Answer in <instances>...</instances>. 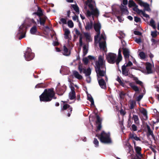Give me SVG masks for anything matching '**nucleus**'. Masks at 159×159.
I'll return each instance as SVG.
<instances>
[{
    "instance_id": "nucleus-1",
    "label": "nucleus",
    "mask_w": 159,
    "mask_h": 159,
    "mask_svg": "<svg viewBox=\"0 0 159 159\" xmlns=\"http://www.w3.org/2000/svg\"><path fill=\"white\" fill-rule=\"evenodd\" d=\"M105 61L102 55H100L98 58V60L95 62V71L97 77L98 76L102 77H104L105 80L107 81L108 78L106 75V68Z\"/></svg>"
},
{
    "instance_id": "nucleus-2",
    "label": "nucleus",
    "mask_w": 159,
    "mask_h": 159,
    "mask_svg": "<svg viewBox=\"0 0 159 159\" xmlns=\"http://www.w3.org/2000/svg\"><path fill=\"white\" fill-rule=\"evenodd\" d=\"M55 93L53 88L45 89L42 93L40 95L39 99L41 102H45L51 101L52 99H56Z\"/></svg>"
},
{
    "instance_id": "nucleus-3",
    "label": "nucleus",
    "mask_w": 159,
    "mask_h": 159,
    "mask_svg": "<svg viewBox=\"0 0 159 159\" xmlns=\"http://www.w3.org/2000/svg\"><path fill=\"white\" fill-rule=\"evenodd\" d=\"M110 134L102 131L100 134H97L96 136L98 138L101 142L104 143H111V140L110 138Z\"/></svg>"
},
{
    "instance_id": "nucleus-4",
    "label": "nucleus",
    "mask_w": 159,
    "mask_h": 159,
    "mask_svg": "<svg viewBox=\"0 0 159 159\" xmlns=\"http://www.w3.org/2000/svg\"><path fill=\"white\" fill-rule=\"evenodd\" d=\"M61 102H63V104L61 105L60 111L61 112L64 113L66 111H67L68 113L67 116L70 117L72 113L73 108L69 104L66 103V101H61Z\"/></svg>"
},
{
    "instance_id": "nucleus-5",
    "label": "nucleus",
    "mask_w": 159,
    "mask_h": 159,
    "mask_svg": "<svg viewBox=\"0 0 159 159\" xmlns=\"http://www.w3.org/2000/svg\"><path fill=\"white\" fill-rule=\"evenodd\" d=\"M27 30V27L23 24L20 27L18 33V34H20L19 37V39H21L25 37Z\"/></svg>"
},
{
    "instance_id": "nucleus-6",
    "label": "nucleus",
    "mask_w": 159,
    "mask_h": 159,
    "mask_svg": "<svg viewBox=\"0 0 159 159\" xmlns=\"http://www.w3.org/2000/svg\"><path fill=\"white\" fill-rule=\"evenodd\" d=\"M106 58L107 62L111 64L115 63L116 58V54L109 52L106 55Z\"/></svg>"
},
{
    "instance_id": "nucleus-7",
    "label": "nucleus",
    "mask_w": 159,
    "mask_h": 159,
    "mask_svg": "<svg viewBox=\"0 0 159 159\" xmlns=\"http://www.w3.org/2000/svg\"><path fill=\"white\" fill-rule=\"evenodd\" d=\"M24 56L27 61H29L34 58V54L31 52V50L30 48H28L24 53Z\"/></svg>"
},
{
    "instance_id": "nucleus-8",
    "label": "nucleus",
    "mask_w": 159,
    "mask_h": 159,
    "mask_svg": "<svg viewBox=\"0 0 159 159\" xmlns=\"http://www.w3.org/2000/svg\"><path fill=\"white\" fill-rule=\"evenodd\" d=\"M97 77L98 83L100 87L102 89H106L107 88L106 83L105 80L99 76Z\"/></svg>"
},
{
    "instance_id": "nucleus-9",
    "label": "nucleus",
    "mask_w": 159,
    "mask_h": 159,
    "mask_svg": "<svg viewBox=\"0 0 159 159\" xmlns=\"http://www.w3.org/2000/svg\"><path fill=\"white\" fill-rule=\"evenodd\" d=\"M141 6H143L146 11H150L151 9L149 7V5L146 2H144L141 0H135Z\"/></svg>"
},
{
    "instance_id": "nucleus-10",
    "label": "nucleus",
    "mask_w": 159,
    "mask_h": 159,
    "mask_svg": "<svg viewBox=\"0 0 159 159\" xmlns=\"http://www.w3.org/2000/svg\"><path fill=\"white\" fill-rule=\"evenodd\" d=\"M134 148L136 153V155L137 158L138 159H141V158L143 157V155L141 152V148L140 147L137 146Z\"/></svg>"
},
{
    "instance_id": "nucleus-11",
    "label": "nucleus",
    "mask_w": 159,
    "mask_h": 159,
    "mask_svg": "<svg viewBox=\"0 0 159 159\" xmlns=\"http://www.w3.org/2000/svg\"><path fill=\"white\" fill-rule=\"evenodd\" d=\"M96 123L97 125V129L99 130H101L102 128L101 124L102 120L100 118V116L97 114H96Z\"/></svg>"
},
{
    "instance_id": "nucleus-12",
    "label": "nucleus",
    "mask_w": 159,
    "mask_h": 159,
    "mask_svg": "<svg viewBox=\"0 0 159 159\" xmlns=\"http://www.w3.org/2000/svg\"><path fill=\"white\" fill-rule=\"evenodd\" d=\"M39 20H37L38 24L39 22L41 25L44 26L47 18V16L44 15L43 16L39 17Z\"/></svg>"
},
{
    "instance_id": "nucleus-13",
    "label": "nucleus",
    "mask_w": 159,
    "mask_h": 159,
    "mask_svg": "<svg viewBox=\"0 0 159 159\" xmlns=\"http://www.w3.org/2000/svg\"><path fill=\"white\" fill-rule=\"evenodd\" d=\"M123 54L125 59H129L130 55V51L129 49L123 47L122 48Z\"/></svg>"
},
{
    "instance_id": "nucleus-14",
    "label": "nucleus",
    "mask_w": 159,
    "mask_h": 159,
    "mask_svg": "<svg viewBox=\"0 0 159 159\" xmlns=\"http://www.w3.org/2000/svg\"><path fill=\"white\" fill-rule=\"evenodd\" d=\"M93 27L96 32H98V34H100V30L101 28V24L99 22L95 23L93 24Z\"/></svg>"
},
{
    "instance_id": "nucleus-15",
    "label": "nucleus",
    "mask_w": 159,
    "mask_h": 159,
    "mask_svg": "<svg viewBox=\"0 0 159 159\" xmlns=\"http://www.w3.org/2000/svg\"><path fill=\"white\" fill-rule=\"evenodd\" d=\"M120 8L122 15L128 14L129 12L127 9V8L126 6H123L121 4L120 6Z\"/></svg>"
},
{
    "instance_id": "nucleus-16",
    "label": "nucleus",
    "mask_w": 159,
    "mask_h": 159,
    "mask_svg": "<svg viewBox=\"0 0 159 159\" xmlns=\"http://www.w3.org/2000/svg\"><path fill=\"white\" fill-rule=\"evenodd\" d=\"M93 21L92 20H90L89 22L86 23V25L85 27V29L87 31H89L93 28Z\"/></svg>"
},
{
    "instance_id": "nucleus-17",
    "label": "nucleus",
    "mask_w": 159,
    "mask_h": 159,
    "mask_svg": "<svg viewBox=\"0 0 159 159\" xmlns=\"http://www.w3.org/2000/svg\"><path fill=\"white\" fill-rule=\"evenodd\" d=\"M146 68L147 71V73L148 74L152 73V65L149 62H147L146 63Z\"/></svg>"
},
{
    "instance_id": "nucleus-18",
    "label": "nucleus",
    "mask_w": 159,
    "mask_h": 159,
    "mask_svg": "<svg viewBox=\"0 0 159 159\" xmlns=\"http://www.w3.org/2000/svg\"><path fill=\"white\" fill-rule=\"evenodd\" d=\"M126 67L125 66V64L122 66L121 67L122 74L125 76H127L129 75V70L126 69Z\"/></svg>"
},
{
    "instance_id": "nucleus-19",
    "label": "nucleus",
    "mask_w": 159,
    "mask_h": 159,
    "mask_svg": "<svg viewBox=\"0 0 159 159\" xmlns=\"http://www.w3.org/2000/svg\"><path fill=\"white\" fill-rule=\"evenodd\" d=\"M75 31L76 34L78 35H80L79 39L80 45V46H82L83 44V42L82 40V34H81L80 32L77 29H75Z\"/></svg>"
},
{
    "instance_id": "nucleus-20",
    "label": "nucleus",
    "mask_w": 159,
    "mask_h": 159,
    "mask_svg": "<svg viewBox=\"0 0 159 159\" xmlns=\"http://www.w3.org/2000/svg\"><path fill=\"white\" fill-rule=\"evenodd\" d=\"M34 14L36 15L39 17L44 16L42 9L39 7H38V10L37 11L34 12Z\"/></svg>"
},
{
    "instance_id": "nucleus-21",
    "label": "nucleus",
    "mask_w": 159,
    "mask_h": 159,
    "mask_svg": "<svg viewBox=\"0 0 159 159\" xmlns=\"http://www.w3.org/2000/svg\"><path fill=\"white\" fill-rule=\"evenodd\" d=\"M73 74L75 77L78 80H80L83 79L82 76L79 74L78 72L77 71L74 70L73 71Z\"/></svg>"
},
{
    "instance_id": "nucleus-22",
    "label": "nucleus",
    "mask_w": 159,
    "mask_h": 159,
    "mask_svg": "<svg viewBox=\"0 0 159 159\" xmlns=\"http://www.w3.org/2000/svg\"><path fill=\"white\" fill-rule=\"evenodd\" d=\"M65 87H62L57 89V92L59 95H62L65 91Z\"/></svg>"
},
{
    "instance_id": "nucleus-23",
    "label": "nucleus",
    "mask_w": 159,
    "mask_h": 159,
    "mask_svg": "<svg viewBox=\"0 0 159 159\" xmlns=\"http://www.w3.org/2000/svg\"><path fill=\"white\" fill-rule=\"evenodd\" d=\"M83 72L85 74L86 76H89L91 74V69L89 67H88L87 69H84Z\"/></svg>"
},
{
    "instance_id": "nucleus-24",
    "label": "nucleus",
    "mask_w": 159,
    "mask_h": 159,
    "mask_svg": "<svg viewBox=\"0 0 159 159\" xmlns=\"http://www.w3.org/2000/svg\"><path fill=\"white\" fill-rule=\"evenodd\" d=\"M30 33L32 34L37 35V29L36 25H34L30 29Z\"/></svg>"
},
{
    "instance_id": "nucleus-25",
    "label": "nucleus",
    "mask_w": 159,
    "mask_h": 159,
    "mask_svg": "<svg viewBox=\"0 0 159 159\" xmlns=\"http://www.w3.org/2000/svg\"><path fill=\"white\" fill-rule=\"evenodd\" d=\"M70 8H73L74 10L76 12L77 14H79L80 12L79 8L77 4H71Z\"/></svg>"
},
{
    "instance_id": "nucleus-26",
    "label": "nucleus",
    "mask_w": 159,
    "mask_h": 159,
    "mask_svg": "<svg viewBox=\"0 0 159 159\" xmlns=\"http://www.w3.org/2000/svg\"><path fill=\"white\" fill-rule=\"evenodd\" d=\"M64 31H65V33L64 34V38L66 39H69V35L70 33V31L69 29H65Z\"/></svg>"
},
{
    "instance_id": "nucleus-27",
    "label": "nucleus",
    "mask_w": 159,
    "mask_h": 159,
    "mask_svg": "<svg viewBox=\"0 0 159 159\" xmlns=\"http://www.w3.org/2000/svg\"><path fill=\"white\" fill-rule=\"evenodd\" d=\"M116 80L119 83L121 86L124 87H125V84L123 82V80L122 79V80L119 76H117V78L116 79Z\"/></svg>"
},
{
    "instance_id": "nucleus-28",
    "label": "nucleus",
    "mask_w": 159,
    "mask_h": 159,
    "mask_svg": "<svg viewBox=\"0 0 159 159\" xmlns=\"http://www.w3.org/2000/svg\"><path fill=\"white\" fill-rule=\"evenodd\" d=\"M129 86L131 87L136 92H139V88L136 86L134 85L133 83H130L129 84Z\"/></svg>"
},
{
    "instance_id": "nucleus-29",
    "label": "nucleus",
    "mask_w": 159,
    "mask_h": 159,
    "mask_svg": "<svg viewBox=\"0 0 159 159\" xmlns=\"http://www.w3.org/2000/svg\"><path fill=\"white\" fill-rule=\"evenodd\" d=\"M139 11H137L136 12L138 14H139L141 13L143 15V16L146 17V18H149V16L146 14L144 11H142L141 10L138 9Z\"/></svg>"
},
{
    "instance_id": "nucleus-30",
    "label": "nucleus",
    "mask_w": 159,
    "mask_h": 159,
    "mask_svg": "<svg viewBox=\"0 0 159 159\" xmlns=\"http://www.w3.org/2000/svg\"><path fill=\"white\" fill-rule=\"evenodd\" d=\"M129 104L130 109H134V107L136 105V102L134 100H132L130 101Z\"/></svg>"
},
{
    "instance_id": "nucleus-31",
    "label": "nucleus",
    "mask_w": 159,
    "mask_h": 159,
    "mask_svg": "<svg viewBox=\"0 0 159 159\" xmlns=\"http://www.w3.org/2000/svg\"><path fill=\"white\" fill-rule=\"evenodd\" d=\"M141 113L143 114L144 116L146 117L147 119L148 118L147 116V110L144 108H141Z\"/></svg>"
},
{
    "instance_id": "nucleus-32",
    "label": "nucleus",
    "mask_w": 159,
    "mask_h": 159,
    "mask_svg": "<svg viewBox=\"0 0 159 159\" xmlns=\"http://www.w3.org/2000/svg\"><path fill=\"white\" fill-rule=\"evenodd\" d=\"M147 128L148 129L147 135L149 136L153 135V131L151 130L150 126L148 125H147Z\"/></svg>"
},
{
    "instance_id": "nucleus-33",
    "label": "nucleus",
    "mask_w": 159,
    "mask_h": 159,
    "mask_svg": "<svg viewBox=\"0 0 159 159\" xmlns=\"http://www.w3.org/2000/svg\"><path fill=\"white\" fill-rule=\"evenodd\" d=\"M69 98L70 100H73L75 98V93L70 92L69 93Z\"/></svg>"
},
{
    "instance_id": "nucleus-34",
    "label": "nucleus",
    "mask_w": 159,
    "mask_h": 159,
    "mask_svg": "<svg viewBox=\"0 0 159 159\" xmlns=\"http://www.w3.org/2000/svg\"><path fill=\"white\" fill-rule=\"evenodd\" d=\"M134 80L135 81L136 84L140 85L141 86L142 88L143 87V82L142 81L139 80L138 78L137 77H134Z\"/></svg>"
},
{
    "instance_id": "nucleus-35",
    "label": "nucleus",
    "mask_w": 159,
    "mask_h": 159,
    "mask_svg": "<svg viewBox=\"0 0 159 159\" xmlns=\"http://www.w3.org/2000/svg\"><path fill=\"white\" fill-rule=\"evenodd\" d=\"M63 48L64 55L66 56L69 55L70 54V52H69L68 48L65 45L64 46Z\"/></svg>"
},
{
    "instance_id": "nucleus-36",
    "label": "nucleus",
    "mask_w": 159,
    "mask_h": 159,
    "mask_svg": "<svg viewBox=\"0 0 159 159\" xmlns=\"http://www.w3.org/2000/svg\"><path fill=\"white\" fill-rule=\"evenodd\" d=\"M106 42H100L99 43V47L101 49L104 50L106 47Z\"/></svg>"
},
{
    "instance_id": "nucleus-37",
    "label": "nucleus",
    "mask_w": 159,
    "mask_h": 159,
    "mask_svg": "<svg viewBox=\"0 0 159 159\" xmlns=\"http://www.w3.org/2000/svg\"><path fill=\"white\" fill-rule=\"evenodd\" d=\"M136 3L133 0H130L129 1L128 3V6L129 7H132L136 6Z\"/></svg>"
},
{
    "instance_id": "nucleus-38",
    "label": "nucleus",
    "mask_w": 159,
    "mask_h": 159,
    "mask_svg": "<svg viewBox=\"0 0 159 159\" xmlns=\"http://www.w3.org/2000/svg\"><path fill=\"white\" fill-rule=\"evenodd\" d=\"M84 35L86 38V40L88 41V42H90L92 41L91 39L90 35L88 33H85L84 34Z\"/></svg>"
},
{
    "instance_id": "nucleus-39",
    "label": "nucleus",
    "mask_w": 159,
    "mask_h": 159,
    "mask_svg": "<svg viewBox=\"0 0 159 159\" xmlns=\"http://www.w3.org/2000/svg\"><path fill=\"white\" fill-rule=\"evenodd\" d=\"M92 10V14L93 16H97L99 14V12L97 9H93Z\"/></svg>"
},
{
    "instance_id": "nucleus-40",
    "label": "nucleus",
    "mask_w": 159,
    "mask_h": 159,
    "mask_svg": "<svg viewBox=\"0 0 159 159\" xmlns=\"http://www.w3.org/2000/svg\"><path fill=\"white\" fill-rule=\"evenodd\" d=\"M122 56H118L117 58V59H116V64L117 65H118L119 62L122 60Z\"/></svg>"
},
{
    "instance_id": "nucleus-41",
    "label": "nucleus",
    "mask_w": 159,
    "mask_h": 159,
    "mask_svg": "<svg viewBox=\"0 0 159 159\" xmlns=\"http://www.w3.org/2000/svg\"><path fill=\"white\" fill-rule=\"evenodd\" d=\"M88 100L91 102V106H93L94 105L93 99L91 95L90 96H88Z\"/></svg>"
},
{
    "instance_id": "nucleus-42",
    "label": "nucleus",
    "mask_w": 159,
    "mask_h": 159,
    "mask_svg": "<svg viewBox=\"0 0 159 159\" xmlns=\"http://www.w3.org/2000/svg\"><path fill=\"white\" fill-rule=\"evenodd\" d=\"M88 52V49L86 48L85 45H84L83 47V53L84 56H85L87 54Z\"/></svg>"
},
{
    "instance_id": "nucleus-43",
    "label": "nucleus",
    "mask_w": 159,
    "mask_h": 159,
    "mask_svg": "<svg viewBox=\"0 0 159 159\" xmlns=\"http://www.w3.org/2000/svg\"><path fill=\"white\" fill-rule=\"evenodd\" d=\"M44 87H45V85L42 83L37 84L35 87L36 88H44Z\"/></svg>"
},
{
    "instance_id": "nucleus-44",
    "label": "nucleus",
    "mask_w": 159,
    "mask_h": 159,
    "mask_svg": "<svg viewBox=\"0 0 159 159\" xmlns=\"http://www.w3.org/2000/svg\"><path fill=\"white\" fill-rule=\"evenodd\" d=\"M132 118L134 120V122L135 123H138L139 119L138 116L136 115H133Z\"/></svg>"
},
{
    "instance_id": "nucleus-45",
    "label": "nucleus",
    "mask_w": 159,
    "mask_h": 159,
    "mask_svg": "<svg viewBox=\"0 0 159 159\" xmlns=\"http://www.w3.org/2000/svg\"><path fill=\"white\" fill-rule=\"evenodd\" d=\"M151 25L153 29H155L156 28V25L154 21L152 19L150 22Z\"/></svg>"
},
{
    "instance_id": "nucleus-46",
    "label": "nucleus",
    "mask_w": 159,
    "mask_h": 159,
    "mask_svg": "<svg viewBox=\"0 0 159 159\" xmlns=\"http://www.w3.org/2000/svg\"><path fill=\"white\" fill-rule=\"evenodd\" d=\"M67 24L68 25L69 27L72 28L73 27L74 24L71 20H68V21Z\"/></svg>"
},
{
    "instance_id": "nucleus-47",
    "label": "nucleus",
    "mask_w": 159,
    "mask_h": 159,
    "mask_svg": "<svg viewBox=\"0 0 159 159\" xmlns=\"http://www.w3.org/2000/svg\"><path fill=\"white\" fill-rule=\"evenodd\" d=\"M93 143L95 145V146L96 147H98L99 146V142L98 140L97 139L95 138L94 139V140L93 141Z\"/></svg>"
},
{
    "instance_id": "nucleus-48",
    "label": "nucleus",
    "mask_w": 159,
    "mask_h": 159,
    "mask_svg": "<svg viewBox=\"0 0 159 159\" xmlns=\"http://www.w3.org/2000/svg\"><path fill=\"white\" fill-rule=\"evenodd\" d=\"M136 136V134L135 133H134V132H132V133L131 132L129 134V139H131Z\"/></svg>"
},
{
    "instance_id": "nucleus-49",
    "label": "nucleus",
    "mask_w": 159,
    "mask_h": 159,
    "mask_svg": "<svg viewBox=\"0 0 159 159\" xmlns=\"http://www.w3.org/2000/svg\"><path fill=\"white\" fill-rule=\"evenodd\" d=\"M139 55L141 59H144L146 57L145 53L143 52H140Z\"/></svg>"
},
{
    "instance_id": "nucleus-50",
    "label": "nucleus",
    "mask_w": 159,
    "mask_h": 159,
    "mask_svg": "<svg viewBox=\"0 0 159 159\" xmlns=\"http://www.w3.org/2000/svg\"><path fill=\"white\" fill-rule=\"evenodd\" d=\"M125 95V93L124 92L122 91L121 92L119 93L120 98L121 99H124V96Z\"/></svg>"
},
{
    "instance_id": "nucleus-51",
    "label": "nucleus",
    "mask_w": 159,
    "mask_h": 159,
    "mask_svg": "<svg viewBox=\"0 0 159 159\" xmlns=\"http://www.w3.org/2000/svg\"><path fill=\"white\" fill-rule=\"evenodd\" d=\"M151 35L153 38H155L157 36V31L156 30L154 31H152L151 32Z\"/></svg>"
},
{
    "instance_id": "nucleus-52",
    "label": "nucleus",
    "mask_w": 159,
    "mask_h": 159,
    "mask_svg": "<svg viewBox=\"0 0 159 159\" xmlns=\"http://www.w3.org/2000/svg\"><path fill=\"white\" fill-rule=\"evenodd\" d=\"M128 148L129 149V152L130 153H131V152H133V147L130 145V144H129L128 145Z\"/></svg>"
},
{
    "instance_id": "nucleus-53",
    "label": "nucleus",
    "mask_w": 159,
    "mask_h": 159,
    "mask_svg": "<svg viewBox=\"0 0 159 159\" xmlns=\"http://www.w3.org/2000/svg\"><path fill=\"white\" fill-rule=\"evenodd\" d=\"M84 68H83L82 66L81 65H79L78 66V70H79L80 73H81L83 71V69Z\"/></svg>"
},
{
    "instance_id": "nucleus-54",
    "label": "nucleus",
    "mask_w": 159,
    "mask_h": 159,
    "mask_svg": "<svg viewBox=\"0 0 159 159\" xmlns=\"http://www.w3.org/2000/svg\"><path fill=\"white\" fill-rule=\"evenodd\" d=\"M132 130L134 131H136L137 130V126L134 124H133L131 126Z\"/></svg>"
},
{
    "instance_id": "nucleus-55",
    "label": "nucleus",
    "mask_w": 159,
    "mask_h": 159,
    "mask_svg": "<svg viewBox=\"0 0 159 159\" xmlns=\"http://www.w3.org/2000/svg\"><path fill=\"white\" fill-rule=\"evenodd\" d=\"M83 61L85 64L87 65L88 63L89 60L87 58L85 57L83 59Z\"/></svg>"
},
{
    "instance_id": "nucleus-56",
    "label": "nucleus",
    "mask_w": 159,
    "mask_h": 159,
    "mask_svg": "<svg viewBox=\"0 0 159 159\" xmlns=\"http://www.w3.org/2000/svg\"><path fill=\"white\" fill-rule=\"evenodd\" d=\"M134 21L136 22H138L141 21V19L139 17L137 16H134Z\"/></svg>"
},
{
    "instance_id": "nucleus-57",
    "label": "nucleus",
    "mask_w": 159,
    "mask_h": 159,
    "mask_svg": "<svg viewBox=\"0 0 159 159\" xmlns=\"http://www.w3.org/2000/svg\"><path fill=\"white\" fill-rule=\"evenodd\" d=\"M60 21L64 24H67L66 20V19L62 18L60 19Z\"/></svg>"
},
{
    "instance_id": "nucleus-58",
    "label": "nucleus",
    "mask_w": 159,
    "mask_h": 159,
    "mask_svg": "<svg viewBox=\"0 0 159 159\" xmlns=\"http://www.w3.org/2000/svg\"><path fill=\"white\" fill-rule=\"evenodd\" d=\"M88 57L89 59L90 60H93L95 61L96 60V57L91 55H89L88 56Z\"/></svg>"
},
{
    "instance_id": "nucleus-59",
    "label": "nucleus",
    "mask_w": 159,
    "mask_h": 159,
    "mask_svg": "<svg viewBox=\"0 0 159 159\" xmlns=\"http://www.w3.org/2000/svg\"><path fill=\"white\" fill-rule=\"evenodd\" d=\"M143 94L139 95L137 98V101L138 102L140 101L141 99L143 98Z\"/></svg>"
},
{
    "instance_id": "nucleus-60",
    "label": "nucleus",
    "mask_w": 159,
    "mask_h": 159,
    "mask_svg": "<svg viewBox=\"0 0 159 159\" xmlns=\"http://www.w3.org/2000/svg\"><path fill=\"white\" fill-rule=\"evenodd\" d=\"M134 34L136 35H142V33L138 31H134Z\"/></svg>"
},
{
    "instance_id": "nucleus-61",
    "label": "nucleus",
    "mask_w": 159,
    "mask_h": 159,
    "mask_svg": "<svg viewBox=\"0 0 159 159\" xmlns=\"http://www.w3.org/2000/svg\"><path fill=\"white\" fill-rule=\"evenodd\" d=\"M131 139L137 141L141 140L140 139L139 137H137V136H135L134 137H133Z\"/></svg>"
},
{
    "instance_id": "nucleus-62",
    "label": "nucleus",
    "mask_w": 159,
    "mask_h": 159,
    "mask_svg": "<svg viewBox=\"0 0 159 159\" xmlns=\"http://www.w3.org/2000/svg\"><path fill=\"white\" fill-rule=\"evenodd\" d=\"M91 15H92V11L91 12L89 10H88L86 12L87 16L88 17H90Z\"/></svg>"
},
{
    "instance_id": "nucleus-63",
    "label": "nucleus",
    "mask_w": 159,
    "mask_h": 159,
    "mask_svg": "<svg viewBox=\"0 0 159 159\" xmlns=\"http://www.w3.org/2000/svg\"><path fill=\"white\" fill-rule=\"evenodd\" d=\"M135 41L137 43H139L141 42V39L140 38H136L135 40Z\"/></svg>"
},
{
    "instance_id": "nucleus-64",
    "label": "nucleus",
    "mask_w": 159,
    "mask_h": 159,
    "mask_svg": "<svg viewBox=\"0 0 159 159\" xmlns=\"http://www.w3.org/2000/svg\"><path fill=\"white\" fill-rule=\"evenodd\" d=\"M133 65L132 63L130 61H129L128 63L125 65V66L127 67L128 66H131Z\"/></svg>"
}]
</instances>
